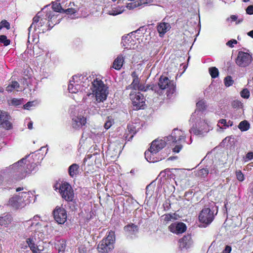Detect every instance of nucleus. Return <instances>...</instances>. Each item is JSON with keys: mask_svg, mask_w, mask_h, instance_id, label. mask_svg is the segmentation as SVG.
I'll return each instance as SVG.
<instances>
[{"mask_svg": "<svg viewBox=\"0 0 253 253\" xmlns=\"http://www.w3.org/2000/svg\"><path fill=\"white\" fill-rule=\"evenodd\" d=\"M231 251V247L229 246H226L225 249L223 251L222 253H230Z\"/></svg>", "mask_w": 253, "mask_h": 253, "instance_id": "59", "label": "nucleus"}, {"mask_svg": "<svg viewBox=\"0 0 253 253\" xmlns=\"http://www.w3.org/2000/svg\"><path fill=\"white\" fill-rule=\"evenodd\" d=\"M31 195L30 192L19 193L18 195H14L9 199L8 205L15 209L22 208L30 202Z\"/></svg>", "mask_w": 253, "mask_h": 253, "instance_id": "4", "label": "nucleus"}, {"mask_svg": "<svg viewBox=\"0 0 253 253\" xmlns=\"http://www.w3.org/2000/svg\"><path fill=\"white\" fill-rule=\"evenodd\" d=\"M56 248L58 251V253H63L66 249V243L64 240L59 241L56 243Z\"/></svg>", "mask_w": 253, "mask_h": 253, "instance_id": "30", "label": "nucleus"}, {"mask_svg": "<svg viewBox=\"0 0 253 253\" xmlns=\"http://www.w3.org/2000/svg\"><path fill=\"white\" fill-rule=\"evenodd\" d=\"M131 76L133 78V81L131 84L128 85L127 87V89H133L135 90H142L141 86L139 85V79L138 78V74L137 72L133 71L131 74Z\"/></svg>", "mask_w": 253, "mask_h": 253, "instance_id": "19", "label": "nucleus"}, {"mask_svg": "<svg viewBox=\"0 0 253 253\" xmlns=\"http://www.w3.org/2000/svg\"><path fill=\"white\" fill-rule=\"evenodd\" d=\"M8 103L10 105L13 106H18L22 103V99H17V98H13L12 99L8 100Z\"/></svg>", "mask_w": 253, "mask_h": 253, "instance_id": "38", "label": "nucleus"}, {"mask_svg": "<svg viewBox=\"0 0 253 253\" xmlns=\"http://www.w3.org/2000/svg\"><path fill=\"white\" fill-rule=\"evenodd\" d=\"M252 159H253V152H248L246 155V158H245V161H247Z\"/></svg>", "mask_w": 253, "mask_h": 253, "instance_id": "51", "label": "nucleus"}, {"mask_svg": "<svg viewBox=\"0 0 253 253\" xmlns=\"http://www.w3.org/2000/svg\"><path fill=\"white\" fill-rule=\"evenodd\" d=\"M170 171V169H165L164 171H162L160 173V176L162 177H165L167 173Z\"/></svg>", "mask_w": 253, "mask_h": 253, "instance_id": "58", "label": "nucleus"}, {"mask_svg": "<svg viewBox=\"0 0 253 253\" xmlns=\"http://www.w3.org/2000/svg\"><path fill=\"white\" fill-rule=\"evenodd\" d=\"M233 125V122L229 121L228 122H227V126H226V127H228L229 126H232Z\"/></svg>", "mask_w": 253, "mask_h": 253, "instance_id": "63", "label": "nucleus"}, {"mask_svg": "<svg viewBox=\"0 0 253 253\" xmlns=\"http://www.w3.org/2000/svg\"><path fill=\"white\" fill-rule=\"evenodd\" d=\"M183 135L182 131L178 129H174L171 135L168 136L166 139L168 141H172L173 142L176 143L185 139V136Z\"/></svg>", "mask_w": 253, "mask_h": 253, "instance_id": "17", "label": "nucleus"}, {"mask_svg": "<svg viewBox=\"0 0 253 253\" xmlns=\"http://www.w3.org/2000/svg\"><path fill=\"white\" fill-rule=\"evenodd\" d=\"M137 1L139 3V6L152 2L151 0H137Z\"/></svg>", "mask_w": 253, "mask_h": 253, "instance_id": "50", "label": "nucleus"}, {"mask_svg": "<svg viewBox=\"0 0 253 253\" xmlns=\"http://www.w3.org/2000/svg\"><path fill=\"white\" fill-rule=\"evenodd\" d=\"M158 86L159 90H157V86H154L152 89L159 94H162L164 90L167 89V96L169 97L175 91V87L173 83L167 77L161 76L160 78Z\"/></svg>", "mask_w": 253, "mask_h": 253, "instance_id": "5", "label": "nucleus"}, {"mask_svg": "<svg viewBox=\"0 0 253 253\" xmlns=\"http://www.w3.org/2000/svg\"><path fill=\"white\" fill-rule=\"evenodd\" d=\"M247 35L252 37V38H253V30L252 31H251L250 32H249L248 33H247Z\"/></svg>", "mask_w": 253, "mask_h": 253, "instance_id": "62", "label": "nucleus"}, {"mask_svg": "<svg viewBox=\"0 0 253 253\" xmlns=\"http://www.w3.org/2000/svg\"><path fill=\"white\" fill-rule=\"evenodd\" d=\"M237 42L235 40H231L229 41L227 43L226 45L229 47H232L234 46V44H236Z\"/></svg>", "mask_w": 253, "mask_h": 253, "instance_id": "53", "label": "nucleus"}, {"mask_svg": "<svg viewBox=\"0 0 253 253\" xmlns=\"http://www.w3.org/2000/svg\"><path fill=\"white\" fill-rule=\"evenodd\" d=\"M238 127L242 131H247L250 128V124L247 121L245 120L240 123Z\"/></svg>", "mask_w": 253, "mask_h": 253, "instance_id": "32", "label": "nucleus"}, {"mask_svg": "<svg viewBox=\"0 0 253 253\" xmlns=\"http://www.w3.org/2000/svg\"><path fill=\"white\" fill-rule=\"evenodd\" d=\"M126 7L129 9H131L139 6V3L137 0L127 3Z\"/></svg>", "mask_w": 253, "mask_h": 253, "instance_id": "43", "label": "nucleus"}, {"mask_svg": "<svg viewBox=\"0 0 253 253\" xmlns=\"http://www.w3.org/2000/svg\"><path fill=\"white\" fill-rule=\"evenodd\" d=\"M134 40L129 34L123 36L122 39V43L125 48L130 49L134 44Z\"/></svg>", "mask_w": 253, "mask_h": 253, "instance_id": "22", "label": "nucleus"}, {"mask_svg": "<svg viewBox=\"0 0 253 253\" xmlns=\"http://www.w3.org/2000/svg\"><path fill=\"white\" fill-rule=\"evenodd\" d=\"M214 203L211 204L209 207H205L200 212L199 215V219L200 222L205 224L204 227L211 224L214 218L215 215L216 214L217 211L215 214H214ZM217 211V210L216 209Z\"/></svg>", "mask_w": 253, "mask_h": 253, "instance_id": "6", "label": "nucleus"}, {"mask_svg": "<svg viewBox=\"0 0 253 253\" xmlns=\"http://www.w3.org/2000/svg\"><path fill=\"white\" fill-rule=\"evenodd\" d=\"M0 127L9 129L11 127V124L9 121V116L4 111L0 110Z\"/></svg>", "mask_w": 253, "mask_h": 253, "instance_id": "16", "label": "nucleus"}, {"mask_svg": "<svg viewBox=\"0 0 253 253\" xmlns=\"http://www.w3.org/2000/svg\"><path fill=\"white\" fill-rule=\"evenodd\" d=\"M227 122L225 119H221L218 121V123L217 125L219 129H217V131H222L223 129H226L227 127Z\"/></svg>", "mask_w": 253, "mask_h": 253, "instance_id": "33", "label": "nucleus"}, {"mask_svg": "<svg viewBox=\"0 0 253 253\" xmlns=\"http://www.w3.org/2000/svg\"><path fill=\"white\" fill-rule=\"evenodd\" d=\"M23 190V188L19 187V188H17V189H16V191L17 192H19V191H21V190Z\"/></svg>", "mask_w": 253, "mask_h": 253, "instance_id": "64", "label": "nucleus"}, {"mask_svg": "<svg viewBox=\"0 0 253 253\" xmlns=\"http://www.w3.org/2000/svg\"><path fill=\"white\" fill-rule=\"evenodd\" d=\"M125 10V8L122 7H116L107 12V14L110 15L115 16L122 13Z\"/></svg>", "mask_w": 253, "mask_h": 253, "instance_id": "29", "label": "nucleus"}, {"mask_svg": "<svg viewBox=\"0 0 253 253\" xmlns=\"http://www.w3.org/2000/svg\"><path fill=\"white\" fill-rule=\"evenodd\" d=\"M209 173L211 175H212V177H216L218 174V170L217 166L215 165L211 166L209 170Z\"/></svg>", "mask_w": 253, "mask_h": 253, "instance_id": "37", "label": "nucleus"}, {"mask_svg": "<svg viewBox=\"0 0 253 253\" xmlns=\"http://www.w3.org/2000/svg\"><path fill=\"white\" fill-rule=\"evenodd\" d=\"M124 230L127 235H132L137 232L138 227L137 225L134 224H130L124 227Z\"/></svg>", "mask_w": 253, "mask_h": 253, "instance_id": "25", "label": "nucleus"}, {"mask_svg": "<svg viewBox=\"0 0 253 253\" xmlns=\"http://www.w3.org/2000/svg\"><path fill=\"white\" fill-rule=\"evenodd\" d=\"M164 220L167 222L170 221L171 219L175 220L176 218L174 217L175 214H167L164 215Z\"/></svg>", "mask_w": 253, "mask_h": 253, "instance_id": "46", "label": "nucleus"}, {"mask_svg": "<svg viewBox=\"0 0 253 253\" xmlns=\"http://www.w3.org/2000/svg\"><path fill=\"white\" fill-rule=\"evenodd\" d=\"M209 173V170L207 169H202L197 172V175L202 178L206 177Z\"/></svg>", "mask_w": 253, "mask_h": 253, "instance_id": "34", "label": "nucleus"}, {"mask_svg": "<svg viewBox=\"0 0 253 253\" xmlns=\"http://www.w3.org/2000/svg\"><path fill=\"white\" fill-rule=\"evenodd\" d=\"M59 192L62 197L66 201H72L74 197V193L71 186L67 182H64L59 186Z\"/></svg>", "mask_w": 253, "mask_h": 253, "instance_id": "10", "label": "nucleus"}, {"mask_svg": "<svg viewBox=\"0 0 253 253\" xmlns=\"http://www.w3.org/2000/svg\"><path fill=\"white\" fill-rule=\"evenodd\" d=\"M90 89L97 103L103 102L106 100L108 94V87L101 80H94L91 83Z\"/></svg>", "mask_w": 253, "mask_h": 253, "instance_id": "3", "label": "nucleus"}, {"mask_svg": "<svg viewBox=\"0 0 253 253\" xmlns=\"http://www.w3.org/2000/svg\"><path fill=\"white\" fill-rule=\"evenodd\" d=\"M182 148V146L181 145H176L173 149V151L174 152L178 153L180 151Z\"/></svg>", "mask_w": 253, "mask_h": 253, "instance_id": "57", "label": "nucleus"}, {"mask_svg": "<svg viewBox=\"0 0 253 253\" xmlns=\"http://www.w3.org/2000/svg\"><path fill=\"white\" fill-rule=\"evenodd\" d=\"M246 12L248 14H253V5L249 6L246 9Z\"/></svg>", "mask_w": 253, "mask_h": 253, "instance_id": "54", "label": "nucleus"}, {"mask_svg": "<svg viewBox=\"0 0 253 253\" xmlns=\"http://www.w3.org/2000/svg\"><path fill=\"white\" fill-rule=\"evenodd\" d=\"M124 60L125 57L122 55H118L113 62V68L118 70L121 69L123 65Z\"/></svg>", "mask_w": 253, "mask_h": 253, "instance_id": "26", "label": "nucleus"}, {"mask_svg": "<svg viewBox=\"0 0 253 253\" xmlns=\"http://www.w3.org/2000/svg\"><path fill=\"white\" fill-rule=\"evenodd\" d=\"M20 86L19 84L16 81H13L11 84H9L6 87V90L8 92H12L14 89L19 88Z\"/></svg>", "mask_w": 253, "mask_h": 253, "instance_id": "31", "label": "nucleus"}, {"mask_svg": "<svg viewBox=\"0 0 253 253\" xmlns=\"http://www.w3.org/2000/svg\"><path fill=\"white\" fill-rule=\"evenodd\" d=\"M13 220L11 214L3 213L0 216V225L7 227Z\"/></svg>", "mask_w": 253, "mask_h": 253, "instance_id": "20", "label": "nucleus"}, {"mask_svg": "<svg viewBox=\"0 0 253 253\" xmlns=\"http://www.w3.org/2000/svg\"><path fill=\"white\" fill-rule=\"evenodd\" d=\"M237 18L238 17L236 15H231L230 18L227 19V20H229V19H230L232 22L236 21L237 20Z\"/></svg>", "mask_w": 253, "mask_h": 253, "instance_id": "60", "label": "nucleus"}, {"mask_svg": "<svg viewBox=\"0 0 253 253\" xmlns=\"http://www.w3.org/2000/svg\"><path fill=\"white\" fill-rule=\"evenodd\" d=\"M72 82H73V81H70V84L68 85L69 91L72 93H77V89L75 88L74 84L72 83Z\"/></svg>", "mask_w": 253, "mask_h": 253, "instance_id": "42", "label": "nucleus"}, {"mask_svg": "<svg viewBox=\"0 0 253 253\" xmlns=\"http://www.w3.org/2000/svg\"><path fill=\"white\" fill-rule=\"evenodd\" d=\"M169 24L168 23H160L157 26V30L160 37H163L170 29Z\"/></svg>", "mask_w": 253, "mask_h": 253, "instance_id": "23", "label": "nucleus"}, {"mask_svg": "<svg viewBox=\"0 0 253 253\" xmlns=\"http://www.w3.org/2000/svg\"><path fill=\"white\" fill-rule=\"evenodd\" d=\"M36 103L34 101L28 102L24 106V108L25 109L29 110L31 107L35 106Z\"/></svg>", "mask_w": 253, "mask_h": 253, "instance_id": "49", "label": "nucleus"}, {"mask_svg": "<svg viewBox=\"0 0 253 253\" xmlns=\"http://www.w3.org/2000/svg\"><path fill=\"white\" fill-rule=\"evenodd\" d=\"M129 95L133 106L137 109H141L145 104L144 96L139 92L136 93L134 91L131 92Z\"/></svg>", "mask_w": 253, "mask_h": 253, "instance_id": "14", "label": "nucleus"}, {"mask_svg": "<svg viewBox=\"0 0 253 253\" xmlns=\"http://www.w3.org/2000/svg\"><path fill=\"white\" fill-rule=\"evenodd\" d=\"M86 119L84 116L75 117L72 119V127L76 129H80L82 126L85 125Z\"/></svg>", "mask_w": 253, "mask_h": 253, "instance_id": "18", "label": "nucleus"}, {"mask_svg": "<svg viewBox=\"0 0 253 253\" xmlns=\"http://www.w3.org/2000/svg\"><path fill=\"white\" fill-rule=\"evenodd\" d=\"M29 155L26 156L17 162L5 168L1 171L3 175L7 177L22 179L28 174L37 170V165L32 160L28 159Z\"/></svg>", "mask_w": 253, "mask_h": 253, "instance_id": "2", "label": "nucleus"}, {"mask_svg": "<svg viewBox=\"0 0 253 253\" xmlns=\"http://www.w3.org/2000/svg\"><path fill=\"white\" fill-rule=\"evenodd\" d=\"M196 127L192 128L190 132L195 135L202 134L204 132H207L209 129V124L203 118L200 117V119L196 122Z\"/></svg>", "mask_w": 253, "mask_h": 253, "instance_id": "11", "label": "nucleus"}, {"mask_svg": "<svg viewBox=\"0 0 253 253\" xmlns=\"http://www.w3.org/2000/svg\"><path fill=\"white\" fill-rule=\"evenodd\" d=\"M87 251L86 248L84 246H81L78 248L79 253H85Z\"/></svg>", "mask_w": 253, "mask_h": 253, "instance_id": "55", "label": "nucleus"}, {"mask_svg": "<svg viewBox=\"0 0 253 253\" xmlns=\"http://www.w3.org/2000/svg\"><path fill=\"white\" fill-rule=\"evenodd\" d=\"M115 240V233L111 230L109 232L107 236L98 245V251L101 253H107L112 251L114 248Z\"/></svg>", "mask_w": 253, "mask_h": 253, "instance_id": "7", "label": "nucleus"}, {"mask_svg": "<svg viewBox=\"0 0 253 253\" xmlns=\"http://www.w3.org/2000/svg\"><path fill=\"white\" fill-rule=\"evenodd\" d=\"M236 175L237 179L240 181H243L244 180V175L242 173L241 170L237 171L236 172Z\"/></svg>", "mask_w": 253, "mask_h": 253, "instance_id": "47", "label": "nucleus"}, {"mask_svg": "<svg viewBox=\"0 0 253 253\" xmlns=\"http://www.w3.org/2000/svg\"><path fill=\"white\" fill-rule=\"evenodd\" d=\"M77 11V10L75 8H69L67 9H64V12L66 13L67 14H72L76 13Z\"/></svg>", "mask_w": 253, "mask_h": 253, "instance_id": "48", "label": "nucleus"}, {"mask_svg": "<svg viewBox=\"0 0 253 253\" xmlns=\"http://www.w3.org/2000/svg\"><path fill=\"white\" fill-rule=\"evenodd\" d=\"M240 94L241 96L244 98H248L250 95V91L247 88L243 89Z\"/></svg>", "mask_w": 253, "mask_h": 253, "instance_id": "44", "label": "nucleus"}, {"mask_svg": "<svg viewBox=\"0 0 253 253\" xmlns=\"http://www.w3.org/2000/svg\"><path fill=\"white\" fill-rule=\"evenodd\" d=\"M166 144V140L155 139L154 140L150 146V149L145 153V157L147 161L149 162H155L153 158H152L151 155L158 153L160 150L162 149Z\"/></svg>", "mask_w": 253, "mask_h": 253, "instance_id": "8", "label": "nucleus"}, {"mask_svg": "<svg viewBox=\"0 0 253 253\" xmlns=\"http://www.w3.org/2000/svg\"><path fill=\"white\" fill-rule=\"evenodd\" d=\"M197 110L193 113L190 119L191 121H194V118L196 116L198 115L199 112L205 110L206 108V105L205 101L204 100H200L197 103Z\"/></svg>", "mask_w": 253, "mask_h": 253, "instance_id": "24", "label": "nucleus"}, {"mask_svg": "<svg viewBox=\"0 0 253 253\" xmlns=\"http://www.w3.org/2000/svg\"><path fill=\"white\" fill-rule=\"evenodd\" d=\"M113 123V120L111 116H109L107 117V120L104 124V127L108 129H109L112 125Z\"/></svg>", "mask_w": 253, "mask_h": 253, "instance_id": "39", "label": "nucleus"}, {"mask_svg": "<svg viewBox=\"0 0 253 253\" xmlns=\"http://www.w3.org/2000/svg\"><path fill=\"white\" fill-rule=\"evenodd\" d=\"M40 14V13H38V14L33 18V22L29 28V31L33 27H34L35 29H36V25L38 24L41 19Z\"/></svg>", "mask_w": 253, "mask_h": 253, "instance_id": "35", "label": "nucleus"}, {"mask_svg": "<svg viewBox=\"0 0 253 253\" xmlns=\"http://www.w3.org/2000/svg\"><path fill=\"white\" fill-rule=\"evenodd\" d=\"M209 73L212 78H216L218 76L219 72L216 67H211L209 69Z\"/></svg>", "mask_w": 253, "mask_h": 253, "instance_id": "36", "label": "nucleus"}, {"mask_svg": "<svg viewBox=\"0 0 253 253\" xmlns=\"http://www.w3.org/2000/svg\"><path fill=\"white\" fill-rule=\"evenodd\" d=\"M169 230L175 234H180L186 230L185 224L182 222H174L169 226Z\"/></svg>", "mask_w": 253, "mask_h": 253, "instance_id": "15", "label": "nucleus"}, {"mask_svg": "<svg viewBox=\"0 0 253 253\" xmlns=\"http://www.w3.org/2000/svg\"><path fill=\"white\" fill-rule=\"evenodd\" d=\"M224 81L225 85L227 87L230 86L233 83V81L231 76H227L225 78Z\"/></svg>", "mask_w": 253, "mask_h": 253, "instance_id": "41", "label": "nucleus"}, {"mask_svg": "<svg viewBox=\"0 0 253 253\" xmlns=\"http://www.w3.org/2000/svg\"><path fill=\"white\" fill-rule=\"evenodd\" d=\"M28 127L30 129H32L33 128V122L30 121L28 124Z\"/></svg>", "mask_w": 253, "mask_h": 253, "instance_id": "61", "label": "nucleus"}, {"mask_svg": "<svg viewBox=\"0 0 253 253\" xmlns=\"http://www.w3.org/2000/svg\"><path fill=\"white\" fill-rule=\"evenodd\" d=\"M52 7L54 11H50L49 13H47V17L49 22L48 26L50 28H52L53 27V25H55V24L59 23L60 22L59 20L56 19L58 15H56L55 12H57L59 13L64 12V9L62 8L59 3L56 2L53 3L52 6Z\"/></svg>", "mask_w": 253, "mask_h": 253, "instance_id": "9", "label": "nucleus"}, {"mask_svg": "<svg viewBox=\"0 0 253 253\" xmlns=\"http://www.w3.org/2000/svg\"><path fill=\"white\" fill-rule=\"evenodd\" d=\"M25 224L28 226L26 229L27 233H31L27 239V244L33 253H42L44 247L43 243L41 241L44 238L48 226L42 225L39 222L34 223L32 220L26 221Z\"/></svg>", "mask_w": 253, "mask_h": 253, "instance_id": "1", "label": "nucleus"}, {"mask_svg": "<svg viewBox=\"0 0 253 253\" xmlns=\"http://www.w3.org/2000/svg\"><path fill=\"white\" fill-rule=\"evenodd\" d=\"M179 246L181 248H189L192 244L191 237L189 235L184 236L179 240Z\"/></svg>", "mask_w": 253, "mask_h": 253, "instance_id": "21", "label": "nucleus"}, {"mask_svg": "<svg viewBox=\"0 0 253 253\" xmlns=\"http://www.w3.org/2000/svg\"><path fill=\"white\" fill-rule=\"evenodd\" d=\"M128 131L133 134L136 133V130L134 129L135 127L132 125H129L127 126Z\"/></svg>", "mask_w": 253, "mask_h": 253, "instance_id": "52", "label": "nucleus"}, {"mask_svg": "<svg viewBox=\"0 0 253 253\" xmlns=\"http://www.w3.org/2000/svg\"><path fill=\"white\" fill-rule=\"evenodd\" d=\"M252 57L248 53L240 51L236 60V64L243 67L248 66L252 62Z\"/></svg>", "mask_w": 253, "mask_h": 253, "instance_id": "13", "label": "nucleus"}, {"mask_svg": "<svg viewBox=\"0 0 253 253\" xmlns=\"http://www.w3.org/2000/svg\"><path fill=\"white\" fill-rule=\"evenodd\" d=\"M68 173L71 177H76L79 173V166L77 164L71 165L68 168Z\"/></svg>", "mask_w": 253, "mask_h": 253, "instance_id": "28", "label": "nucleus"}, {"mask_svg": "<svg viewBox=\"0 0 253 253\" xmlns=\"http://www.w3.org/2000/svg\"><path fill=\"white\" fill-rule=\"evenodd\" d=\"M5 27L7 29H10V24L9 23L5 20H3L0 23V30L2 28Z\"/></svg>", "mask_w": 253, "mask_h": 253, "instance_id": "45", "label": "nucleus"}, {"mask_svg": "<svg viewBox=\"0 0 253 253\" xmlns=\"http://www.w3.org/2000/svg\"><path fill=\"white\" fill-rule=\"evenodd\" d=\"M45 22V19H41L39 22L38 23V24L36 25V28H39L40 27H42L43 25L44 24Z\"/></svg>", "mask_w": 253, "mask_h": 253, "instance_id": "56", "label": "nucleus"}, {"mask_svg": "<svg viewBox=\"0 0 253 253\" xmlns=\"http://www.w3.org/2000/svg\"><path fill=\"white\" fill-rule=\"evenodd\" d=\"M78 76H74L72 77V80L73 82H72V83L74 84V87L75 88L77 89V93L80 91V94H83V92L84 91L86 92L85 89L86 88V87H85L84 85L83 84H80L78 83Z\"/></svg>", "mask_w": 253, "mask_h": 253, "instance_id": "27", "label": "nucleus"}, {"mask_svg": "<svg viewBox=\"0 0 253 253\" xmlns=\"http://www.w3.org/2000/svg\"><path fill=\"white\" fill-rule=\"evenodd\" d=\"M52 214L54 220L59 224H63L67 220V212L62 207L57 206L53 211Z\"/></svg>", "mask_w": 253, "mask_h": 253, "instance_id": "12", "label": "nucleus"}, {"mask_svg": "<svg viewBox=\"0 0 253 253\" xmlns=\"http://www.w3.org/2000/svg\"><path fill=\"white\" fill-rule=\"evenodd\" d=\"M0 42L3 43L4 46H7L10 44V41L7 39L4 35L0 36Z\"/></svg>", "mask_w": 253, "mask_h": 253, "instance_id": "40", "label": "nucleus"}]
</instances>
